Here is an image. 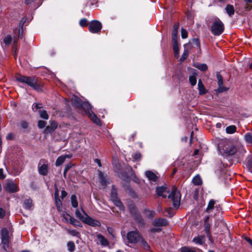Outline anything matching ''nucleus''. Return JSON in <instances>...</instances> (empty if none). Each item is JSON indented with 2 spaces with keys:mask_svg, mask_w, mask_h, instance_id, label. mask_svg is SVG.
Returning <instances> with one entry per match:
<instances>
[{
  "mask_svg": "<svg viewBox=\"0 0 252 252\" xmlns=\"http://www.w3.org/2000/svg\"><path fill=\"white\" fill-rule=\"evenodd\" d=\"M15 79L16 81L25 83L37 91L40 92L42 91L43 83L34 77H29L23 76L21 74H17Z\"/></svg>",
  "mask_w": 252,
  "mask_h": 252,
  "instance_id": "nucleus-1",
  "label": "nucleus"
},
{
  "mask_svg": "<svg viewBox=\"0 0 252 252\" xmlns=\"http://www.w3.org/2000/svg\"><path fill=\"white\" fill-rule=\"evenodd\" d=\"M224 26L218 18H215L211 27L212 33L215 36L220 35L223 32Z\"/></svg>",
  "mask_w": 252,
  "mask_h": 252,
  "instance_id": "nucleus-2",
  "label": "nucleus"
},
{
  "mask_svg": "<svg viewBox=\"0 0 252 252\" xmlns=\"http://www.w3.org/2000/svg\"><path fill=\"white\" fill-rule=\"evenodd\" d=\"M168 197L173 201V205L175 208H179L180 205L181 194L176 187H172L171 192L168 195Z\"/></svg>",
  "mask_w": 252,
  "mask_h": 252,
  "instance_id": "nucleus-3",
  "label": "nucleus"
},
{
  "mask_svg": "<svg viewBox=\"0 0 252 252\" xmlns=\"http://www.w3.org/2000/svg\"><path fill=\"white\" fill-rule=\"evenodd\" d=\"M141 234L138 231H131L126 234V238L128 243L136 244L140 238H142Z\"/></svg>",
  "mask_w": 252,
  "mask_h": 252,
  "instance_id": "nucleus-4",
  "label": "nucleus"
},
{
  "mask_svg": "<svg viewBox=\"0 0 252 252\" xmlns=\"http://www.w3.org/2000/svg\"><path fill=\"white\" fill-rule=\"evenodd\" d=\"M38 170L40 175L46 176L49 170L48 161L45 159H41L38 164Z\"/></svg>",
  "mask_w": 252,
  "mask_h": 252,
  "instance_id": "nucleus-5",
  "label": "nucleus"
},
{
  "mask_svg": "<svg viewBox=\"0 0 252 252\" xmlns=\"http://www.w3.org/2000/svg\"><path fill=\"white\" fill-rule=\"evenodd\" d=\"M101 23L97 20H93L88 24L89 32L94 33H99L102 29Z\"/></svg>",
  "mask_w": 252,
  "mask_h": 252,
  "instance_id": "nucleus-6",
  "label": "nucleus"
},
{
  "mask_svg": "<svg viewBox=\"0 0 252 252\" xmlns=\"http://www.w3.org/2000/svg\"><path fill=\"white\" fill-rule=\"evenodd\" d=\"M222 150L226 154L229 156L233 155L237 152L236 148L228 140H226L224 142Z\"/></svg>",
  "mask_w": 252,
  "mask_h": 252,
  "instance_id": "nucleus-7",
  "label": "nucleus"
},
{
  "mask_svg": "<svg viewBox=\"0 0 252 252\" xmlns=\"http://www.w3.org/2000/svg\"><path fill=\"white\" fill-rule=\"evenodd\" d=\"M1 243L3 245V249L6 251L5 247H9L10 243V237L9 236V231L6 228H2L1 230Z\"/></svg>",
  "mask_w": 252,
  "mask_h": 252,
  "instance_id": "nucleus-8",
  "label": "nucleus"
},
{
  "mask_svg": "<svg viewBox=\"0 0 252 252\" xmlns=\"http://www.w3.org/2000/svg\"><path fill=\"white\" fill-rule=\"evenodd\" d=\"M111 199L114 202L116 205L120 207V210H124V206L120 201V200L117 197V191L114 186H113L111 190Z\"/></svg>",
  "mask_w": 252,
  "mask_h": 252,
  "instance_id": "nucleus-9",
  "label": "nucleus"
},
{
  "mask_svg": "<svg viewBox=\"0 0 252 252\" xmlns=\"http://www.w3.org/2000/svg\"><path fill=\"white\" fill-rule=\"evenodd\" d=\"M217 78L219 87L216 90L217 93H221L228 90V88L223 86V80L222 75L219 72H217Z\"/></svg>",
  "mask_w": 252,
  "mask_h": 252,
  "instance_id": "nucleus-10",
  "label": "nucleus"
},
{
  "mask_svg": "<svg viewBox=\"0 0 252 252\" xmlns=\"http://www.w3.org/2000/svg\"><path fill=\"white\" fill-rule=\"evenodd\" d=\"M167 220L163 218L155 219L152 222V225L155 227L165 226L168 225Z\"/></svg>",
  "mask_w": 252,
  "mask_h": 252,
  "instance_id": "nucleus-11",
  "label": "nucleus"
},
{
  "mask_svg": "<svg viewBox=\"0 0 252 252\" xmlns=\"http://www.w3.org/2000/svg\"><path fill=\"white\" fill-rule=\"evenodd\" d=\"M170 192V190L165 187L161 186L157 187L156 188V193L158 195L162 196L163 198H166L167 195L165 193H168Z\"/></svg>",
  "mask_w": 252,
  "mask_h": 252,
  "instance_id": "nucleus-12",
  "label": "nucleus"
},
{
  "mask_svg": "<svg viewBox=\"0 0 252 252\" xmlns=\"http://www.w3.org/2000/svg\"><path fill=\"white\" fill-rule=\"evenodd\" d=\"M210 216H207L204 220V231L209 238L211 237L210 227L211 224L209 223Z\"/></svg>",
  "mask_w": 252,
  "mask_h": 252,
  "instance_id": "nucleus-13",
  "label": "nucleus"
},
{
  "mask_svg": "<svg viewBox=\"0 0 252 252\" xmlns=\"http://www.w3.org/2000/svg\"><path fill=\"white\" fill-rule=\"evenodd\" d=\"M83 222L92 226H101V223L98 220H94L92 218L89 217L88 215H87L86 218L84 220Z\"/></svg>",
  "mask_w": 252,
  "mask_h": 252,
  "instance_id": "nucleus-14",
  "label": "nucleus"
},
{
  "mask_svg": "<svg viewBox=\"0 0 252 252\" xmlns=\"http://www.w3.org/2000/svg\"><path fill=\"white\" fill-rule=\"evenodd\" d=\"M138 223L139 227H144L145 221L139 212L132 217Z\"/></svg>",
  "mask_w": 252,
  "mask_h": 252,
  "instance_id": "nucleus-15",
  "label": "nucleus"
},
{
  "mask_svg": "<svg viewBox=\"0 0 252 252\" xmlns=\"http://www.w3.org/2000/svg\"><path fill=\"white\" fill-rule=\"evenodd\" d=\"M5 190L8 192L14 193L18 190V188L15 184L10 182L6 184Z\"/></svg>",
  "mask_w": 252,
  "mask_h": 252,
  "instance_id": "nucleus-16",
  "label": "nucleus"
},
{
  "mask_svg": "<svg viewBox=\"0 0 252 252\" xmlns=\"http://www.w3.org/2000/svg\"><path fill=\"white\" fill-rule=\"evenodd\" d=\"M98 176L100 184L102 186L105 187L109 183L108 179H107V176L104 175L101 171H99Z\"/></svg>",
  "mask_w": 252,
  "mask_h": 252,
  "instance_id": "nucleus-17",
  "label": "nucleus"
},
{
  "mask_svg": "<svg viewBox=\"0 0 252 252\" xmlns=\"http://www.w3.org/2000/svg\"><path fill=\"white\" fill-rule=\"evenodd\" d=\"M72 158V155H66L64 156H61L58 158L56 161L55 164L57 166L62 165L65 161L66 158Z\"/></svg>",
  "mask_w": 252,
  "mask_h": 252,
  "instance_id": "nucleus-18",
  "label": "nucleus"
},
{
  "mask_svg": "<svg viewBox=\"0 0 252 252\" xmlns=\"http://www.w3.org/2000/svg\"><path fill=\"white\" fill-rule=\"evenodd\" d=\"M92 107L89 102L83 101L80 109L84 110L88 114L92 111Z\"/></svg>",
  "mask_w": 252,
  "mask_h": 252,
  "instance_id": "nucleus-19",
  "label": "nucleus"
},
{
  "mask_svg": "<svg viewBox=\"0 0 252 252\" xmlns=\"http://www.w3.org/2000/svg\"><path fill=\"white\" fill-rule=\"evenodd\" d=\"M145 175L148 178V179L152 181V182H156L158 179V177L156 175L155 173H154L152 171H147L145 172Z\"/></svg>",
  "mask_w": 252,
  "mask_h": 252,
  "instance_id": "nucleus-20",
  "label": "nucleus"
},
{
  "mask_svg": "<svg viewBox=\"0 0 252 252\" xmlns=\"http://www.w3.org/2000/svg\"><path fill=\"white\" fill-rule=\"evenodd\" d=\"M33 206L32 200L31 198L26 199L23 202V207L27 210H31Z\"/></svg>",
  "mask_w": 252,
  "mask_h": 252,
  "instance_id": "nucleus-21",
  "label": "nucleus"
},
{
  "mask_svg": "<svg viewBox=\"0 0 252 252\" xmlns=\"http://www.w3.org/2000/svg\"><path fill=\"white\" fill-rule=\"evenodd\" d=\"M88 115L89 117L94 123L98 125H100L101 121L100 119L97 117L96 115L93 112V111L90 112Z\"/></svg>",
  "mask_w": 252,
  "mask_h": 252,
  "instance_id": "nucleus-22",
  "label": "nucleus"
},
{
  "mask_svg": "<svg viewBox=\"0 0 252 252\" xmlns=\"http://www.w3.org/2000/svg\"><path fill=\"white\" fill-rule=\"evenodd\" d=\"M128 210L132 217L139 212L137 208L134 203H130L128 205Z\"/></svg>",
  "mask_w": 252,
  "mask_h": 252,
  "instance_id": "nucleus-23",
  "label": "nucleus"
},
{
  "mask_svg": "<svg viewBox=\"0 0 252 252\" xmlns=\"http://www.w3.org/2000/svg\"><path fill=\"white\" fill-rule=\"evenodd\" d=\"M143 214L148 219H153L155 217L156 212L148 209H145L143 211Z\"/></svg>",
  "mask_w": 252,
  "mask_h": 252,
  "instance_id": "nucleus-24",
  "label": "nucleus"
},
{
  "mask_svg": "<svg viewBox=\"0 0 252 252\" xmlns=\"http://www.w3.org/2000/svg\"><path fill=\"white\" fill-rule=\"evenodd\" d=\"M198 88L199 90V94L200 95H203L207 93V90L201 79H199L198 83Z\"/></svg>",
  "mask_w": 252,
  "mask_h": 252,
  "instance_id": "nucleus-25",
  "label": "nucleus"
},
{
  "mask_svg": "<svg viewBox=\"0 0 252 252\" xmlns=\"http://www.w3.org/2000/svg\"><path fill=\"white\" fill-rule=\"evenodd\" d=\"M192 241L197 244L202 245L205 242V238L204 236L200 235L194 238Z\"/></svg>",
  "mask_w": 252,
  "mask_h": 252,
  "instance_id": "nucleus-26",
  "label": "nucleus"
},
{
  "mask_svg": "<svg viewBox=\"0 0 252 252\" xmlns=\"http://www.w3.org/2000/svg\"><path fill=\"white\" fill-rule=\"evenodd\" d=\"M139 241L141 244V247L145 250L150 251V246L146 242V241L143 238L142 236V238L140 239Z\"/></svg>",
  "mask_w": 252,
  "mask_h": 252,
  "instance_id": "nucleus-27",
  "label": "nucleus"
},
{
  "mask_svg": "<svg viewBox=\"0 0 252 252\" xmlns=\"http://www.w3.org/2000/svg\"><path fill=\"white\" fill-rule=\"evenodd\" d=\"M252 8V0H244V8L246 11H250Z\"/></svg>",
  "mask_w": 252,
  "mask_h": 252,
  "instance_id": "nucleus-28",
  "label": "nucleus"
},
{
  "mask_svg": "<svg viewBox=\"0 0 252 252\" xmlns=\"http://www.w3.org/2000/svg\"><path fill=\"white\" fill-rule=\"evenodd\" d=\"M215 202H216L214 200H210L209 202L208 206L206 209L205 212L208 213H210L214 208Z\"/></svg>",
  "mask_w": 252,
  "mask_h": 252,
  "instance_id": "nucleus-29",
  "label": "nucleus"
},
{
  "mask_svg": "<svg viewBox=\"0 0 252 252\" xmlns=\"http://www.w3.org/2000/svg\"><path fill=\"white\" fill-rule=\"evenodd\" d=\"M83 102V101H82V100L79 97H76L74 99L72 100V105L74 107L78 108L81 107Z\"/></svg>",
  "mask_w": 252,
  "mask_h": 252,
  "instance_id": "nucleus-30",
  "label": "nucleus"
},
{
  "mask_svg": "<svg viewBox=\"0 0 252 252\" xmlns=\"http://www.w3.org/2000/svg\"><path fill=\"white\" fill-rule=\"evenodd\" d=\"M97 237L99 240L100 244L103 246H107L109 244V242L105 237L101 234H99L97 235Z\"/></svg>",
  "mask_w": 252,
  "mask_h": 252,
  "instance_id": "nucleus-31",
  "label": "nucleus"
},
{
  "mask_svg": "<svg viewBox=\"0 0 252 252\" xmlns=\"http://www.w3.org/2000/svg\"><path fill=\"white\" fill-rule=\"evenodd\" d=\"M173 44V50L174 51V55L176 58H178L179 57V49L178 47V42H172Z\"/></svg>",
  "mask_w": 252,
  "mask_h": 252,
  "instance_id": "nucleus-32",
  "label": "nucleus"
},
{
  "mask_svg": "<svg viewBox=\"0 0 252 252\" xmlns=\"http://www.w3.org/2000/svg\"><path fill=\"white\" fill-rule=\"evenodd\" d=\"M192 183L196 186H200L202 185V181L199 175L195 176L192 179Z\"/></svg>",
  "mask_w": 252,
  "mask_h": 252,
  "instance_id": "nucleus-33",
  "label": "nucleus"
},
{
  "mask_svg": "<svg viewBox=\"0 0 252 252\" xmlns=\"http://www.w3.org/2000/svg\"><path fill=\"white\" fill-rule=\"evenodd\" d=\"M225 10L229 16H232L234 13L235 10L234 7L232 5L227 4L225 8Z\"/></svg>",
  "mask_w": 252,
  "mask_h": 252,
  "instance_id": "nucleus-34",
  "label": "nucleus"
},
{
  "mask_svg": "<svg viewBox=\"0 0 252 252\" xmlns=\"http://www.w3.org/2000/svg\"><path fill=\"white\" fill-rule=\"evenodd\" d=\"M69 222L75 226L82 227L81 222L72 217H69Z\"/></svg>",
  "mask_w": 252,
  "mask_h": 252,
  "instance_id": "nucleus-35",
  "label": "nucleus"
},
{
  "mask_svg": "<svg viewBox=\"0 0 252 252\" xmlns=\"http://www.w3.org/2000/svg\"><path fill=\"white\" fill-rule=\"evenodd\" d=\"M55 203L57 207V209L58 211L61 212L62 209V203L60 199L59 198V197H58L57 198H55Z\"/></svg>",
  "mask_w": 252,
  "mask_h": 252,
  "instance_id": "nucleus-36",
  "label": "nucleus"
},
{
  "mask_svg": "<svg viewBox=\"0 0 252 252\" xmlns=\"http://www.w3.org/2000/svg\"><path fill=\"white\" fill-rule=\"evenodd\" d=\"M236 127L234 125L230 126L226 128V131L227 133L232 134L236 131Z\"/></svg>",
  "mask_w": 252,
  "mask_h": 252,
  "instance_id": "nucleus-37",
  "label": "nucleus"
},
{
  "mask_svg": "<svg viewBox=\"0 0 252 252\" xmlns=\"http://www.w3.org/2000/svg\"><path fill=\"white\" fill-rule=\"evenodd\" d=\"M71 201L72 206L76 208L78 207V201L77 200V197L75 195H72L71 196Z\"/></svg>",
  "mask_w": 252,
  "mask_h": 252,
  "instance_id": "nucleus-38",
  "label": "nucleus"
},
{
  "mask_svg": "<svg viewBox=\"0 0 252 252\" xmlns=\"http://www.w3.org/2000/svg\"><path fill=\"white\" fill-rule=\"evenodd\" d=\"M39 113L41 118L45 120H48L49 119V115L46 110H40L39 111Z\"/></svg>",
  "mask_w": 252,
  "mask_h": 252,
  "instance_id": "nucleus-39",
  "label": "nucleus"
},
{
  "mask_svg": "<svg viewBox=\"0 0 252 252\" xmlns=\"http://www.w3.org/2000/svg\"><path fill=\"white\" fill-rule=\"evenodd\" d=\"M68 250L70 252H73L75 250V246L73 242L69 241L67 243Z\"/></svg>",
  "mask_w": 252,
  "mask_h": 252,
  "instance_id": "nucleus-40",
  "label": "nucleus"
},
{
  "mask_svg": "<svg viewBox=\"0 0 252 252\" xmlns=\"http://www.w3.org/2000/svg\"><path fill=\"white\" fill-rule=\"evenodd\" d=\"M245 139L246 141L248 143H252V134L250 132L246 133L245 135Z\"/></svg>",
  "mask_w": 252,
  "mask_h": 252,
  "instance_id": "nucleus-41",
  "label": "nucleus"
},
{
  "mask_svg": "<svg viewBox=\"0 0 252 252\" xmlns=\"http://www.w3.org/2000/svg\"><path fill=\"white\" fill-rule=\"evenodd\" d=\"M195 66L199 70L203 71H205L208 69V66L205 63L199 64H198L197 65H195Z\"/></svg>",
  "mask_w": 252,
  "mask_h": 252,
  "instance_id": "nucleus-42",
  "label": "nucleus"
},
{
  "mask_svg": "<svg viewBox=\"0 0 252 252\" xmlns=\"http://www.w3.org/2000/svg\"><path fill=\"white\" fill-rule=\"evenodd\" d=\"M75 215L76 217L78 218H79L80 220H81L82 222H84V220L86 219V217H84L82 214L80 212L79 210H77L75 212Z\"/></svg>",
  "mask_w": 252,
  "mask_h": 252,
  "instance_id": "nucleus-43",
  "label": "nucleus"
},
{
  "mask_svg": "<svg viewBox=\"0 0 252 252\" xmlns=\"http://www.w3.org/2000/svg\"><path fill=\"white\" fill-rule=\"evenodd\" d=\"M246 166L247 167V168L248 169V170L251 172H252V161L251 158L247 159V162L246 163Z\"/></svg>",
  "mask_w": 252,
  "mask_h": 252,
  "instance_id": "nucleus-44",
  "label": "nucleus"
},
{
  "mask_svg": "<svg viewBox=\"0 0 252 252\" xmlns=\"http://www.w3.org/2000/svg\"><path fill=\"white\" fill-rule=\"evenodd\" d=\"M180 251L181 252H196V251L192 250L190 248L184 246L181 248Z\"/></svg>",
  "mask_w": 252,
  "mask_h": 252,
  "instance_id": "nucleus-45",
  "label": "nucleus"
},
{
  "mask_svg": "<svg viewBox=\"0 0 252 252\" xmlns=\"http://www.w3.org/2000/svg\"><path fill=\"white\" fill-rule=\"evenodd\" d=\"M12 41V37L10 35H8L3 39L4 43L7 45H9Z\"/></svg>",
  "mask_w": 252,
  "mask_h": 252,
  "instance_id": "nucleus-46",
  "label": "nucleus"
},
{
  "mask_svg": "<svg viewBox=\"0 0 252 252\" xmlns=\"http://www.w3.org/2000/svg\"><path fill=\"white\" fill-rule=\"evenodd\" d=\"M67 232L73 236H76V237H79V236H80V233L79 232L77 231L76 230H70V229H68L67 230Z\"/></svg>",
  "mask_w": 252,
  "mask_h": 252,
  "instance_id": "nucleus-47",
  "label": "nucleus"
},
{
  "mask_svg": "<svg viewBox=\"0 0 252 252\" xmlns=\"http://www.w3.org/2000/svg\"><path fill=\"white\" fill-rule=\"evenodd\" d=\"M189 53V52L188 50H185L183 54L182 55L181 58H180V61L181 62L184 61L188 57Z\"/></svg>",
  "mask_w": 252,
  "mask_h": 252,
  "instance_id": "nucleus-48",
  "label": "nucleus"
},
{
  "mask_svg": "<svg viewBox=\"0 0 252 252\" xmlns=\"http://www.w3.org/2000/svg\"><path fill=\"white\" fill-rule=\"evenodd\" d=\"M178 32L176 31H172V42H178Z\"/></svg>",
  "mask_w": 252,
  "mask_h": 252,
  "instance_id": "nucleus-49",
  "label": "nucleus"
},
{
  "mask_svg": "<svg viewBox=\"0 0 252 252\" xmlns=\"http://www.w3.org/2000/svg\"><path fill=\"white\" fill-rule=\"evenodd\" d=\"M189 81L192 86H194L196 84V79L194 75L190 76L189 78Z\"/></svg>",
  "mask_w": 252,
  "mask_h": 252,
  "instance_id": "nucleus-50",
  "label": "nucleus"
},
{
  "mask_svg": "<svg viewBox=\"0 0 252 252\" xmlns=\"http://www.w3.org/2000/svg\"><path fill=\"white\" fill-rule=\"evenodd\" d=\"M132 157L135 160H140L142 155L139 152H136L133 155Z\"/></svg>",
  "mask_w": 252,
  "mask_h": 252,
  "instance_id": "nucleus-51",
  "label": "nucleus"
},
{
  "mask_svg": "<svg viewBox=\"0 0 252 252\" xmlns=\"http://www.w3.org/2000/svg\"><path fill=\"white\" fill-rule=\"evenodd\" d=\"M46 122L44 121H43V120H39L38 121V127L39 128H44V127H45L46 125Z\"/></svg>",
  "mask_w": 252,
  "mask_h": 252,
  "instance_id": "nucleus-52",
  "label": "nucleus"
},
{
  "mask_svg": "<svg viewBox=\"0 0 252 252\" xmlns=\"http://www.w3.org/2000/svg\"><path fill=\"white\" fill-rule=\"evenodd\" d=\"M55 130L53 129L50 126H47L44 129V132L46 134L50 133Z\"/></svg>",
  "mask_w": 252,
  "mask_h": 252,
  "instance_id": "nucleus-53",
  "label": "nucleus"
},
{
  "mask_svg": "<svg viewBox=\"0 0 252 252\" xmlns=\"http://www.w3.org/2000/svg\"><path fill=\"white\" fill-rule=\"evenodd\" d=\"M79 24H80V25L81 27H86L87 26H88V21L86 19H81L80 21Z\"/></svg>",
  "mask_w": 252,
  "mask_h": 252,
  "instance_id": "nucleus-54",
  "label": "nucleus"
},
{
  "mask_svg": "<svg viewBox=\"0 0 252 252\" xmlns=\"http://www.w3.org/2000/svg\"><path fill=\"white\" fill-rule=\"evenodd\" d=\"M165 211V212L168 213V214L169 215V217H170L173 216V215L174 214L173 209L171 207L166 208Z\"/></svg>",
  "mask_w": 252,
  "mask_h": 252,
  "instance_id": "nucleus-55",
  "label": "nucleus"
},
{
  "mask_svg": "<svg viewBox=\"0 0 252 252\" xmlns=\"http://www.w3.org/2000/svg\"><path fill=\"white\" fill-rule=\"evenodd\" d=\"M50 126L53 129L55 130L57 128L58 124V123L56 121H51L50 122Z\"/></svg>",
  "mask_w": 252,
  "mask_h": 252,
  "instance_id": "nucleus-56",
  "label": "nucleus"
},
{
  "mask_svg": "<svg viewBox=\"0 0 252 252\" xmlns=\"http://www.w3.org/2000/svg\"><path fill=\"white\" fill-rule=\"evenodd\" d=\"M188 33L187 31L185 29L182 28L181 29L182 37L184 39L188 37Z\"/></svg>",
  "mask_w": 252,
  "mask_h": 252,
  "instance_id": "nucleus-57",
  "label": "nucleus"
},
{
  "mask_svg": "<svg viewBox=\"0 0 252 252\" xmlns=\"http://www.w3.org/2000/svg\"><path fill=\"white\" fill-rule=\"evenodd\" d=\"M42 108V104L41 103H34L33 104V106L32 107V109L33 110L35 109L36 110H37L38 109Z\"/></svg>",
  "mask_w": 252,
  "mask_h": 252,
  "instance_id": "nucleus-58",
  "label": "nucleus"
},
{
  "mask_svg": "<svg viewBox=\"0 0 252 252\" xmlns=\"http://www.w3.org/2000/svg\"><path fill=\"white\" fill-rule=\"evenodd\" d=\"M192 43L194 44L196 46L200 47V41L198 38H193L192 40Z\"/></svg>",
  "mask_w": 252,
  "mask_h": 252,
  "instance_id": "nucleus-59",
  "label": "nucleus"
},
{
  "mask_svg": "<svg viewBox=\"0 0 252 252\" xmlns=\"http://www.w3.org/2000/svg\"><path fill=\"white\" fill-rule=\"evenodd\" d=\"M27 21V17H23L22 20H21L20 23H19V27H21V28L22 29L24 24L26 23Z\"/></svg>",
  "mask_w": 252,
  "mask_h": 252,
  "instance_id": "nucleus-60",
  "label": "nucleus"
},
{
  "mask_svg": "<svg viewBox=\"0 0 252 252\" xmlns=\"http://www.w3.org/2000/svg\"><path fill=\"white\" fill-rule=\"evenodd\" d=\"M69 217L71 216L67 213L63 214V219H64L67 222L69 221Z\"/></svg>",
  "mask_w": 252,
  "mask_h": 252,
  "instance_id": "nucleus-61",
  "label": "nucleus"
},
{
  "mask_svg": "<svg viewBox=\"0 0 252 252\" xmlns=\"http://www.w3.org/2000/svg\"><path fill=\"white\" fill-rule=\"evenodd\" d=\"M161 231V229L160 228H152L150 230V232L151 233L159 232Z\"/></svg>",
  "mask_w": 252,
  "mask_h": 252,
  "instance_id": "nucleus-62",
  "label": "nucleus"
},
{
  "mask_svg": "<svg viewBox=\"0 0 252 252\" xmlns=\"http://www.w3.org/2000/svg\"><path fill=\"white\" fill-rule=\"evenodd\" d=\"M5 216V211L2 208H0V218L2 219Z\"/></svg>",
  "mask_w": 252,
  "mask_h": 252,
  "instance_id": "nucleus-63",
  "label": "nucleus"
},
{
  "mask_svg": "<svg viewBox=\"0 0 252 252\" xmlns=\"http://www.w3.org/2000/svg\"><path fill=\"white\" fill-rule=\"evenodd\" d=\"M6 138L9 140H13L14 138V134L12 133H9L8 134Z\"/></svg>",
  "mask_w": 252,
  "mask_h": 252,
  "instance_id": "nucleus-64",
  "label": "nucleus"
}]
</instances>
